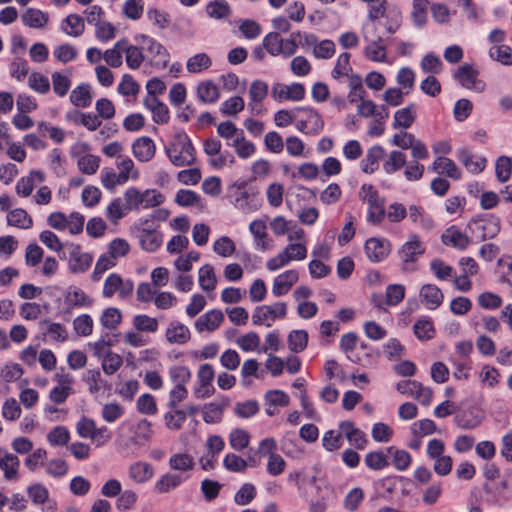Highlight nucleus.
Returning a JSON list of instances; mask_svg holds the SVG:
<instances>
[{
  "mask_svg": "<svg viewBox=\"0 0 512 512\" xmlns=\"http://www.w3.org/2000/svg\"><path fill=\"white\" fill-rule=\"evenodd\" d=\"M45 181V174L40 170H30L21 176L15 184V194L20 199L31 197L38 184Z\"/></svg>",
  "mask_w": 512,
  "mask_h": 512,
  "instance_id": "obj_17",
  "label": "nucleus"
},
{
  "mask_svg": "<svg viewBox=\"0 0 512 512\" xmlns=\"http://www.w3.org/2000/svg\"><path fill=\"white\" fill-rule=\"evenodd\" d=\"M369 17L372 20H378L380 24L387 27L391 33L395 31L397 26V14L395 12H388L384 2H372L369 9Z\"/></svg>",
  "mask_w": 512,
  "mask_h": 512,
  "instance_id": "obj_23",
  "label": "nucleus"
},
{
  "mask_svg": "<svg viewBox=\"0 0 512 512\" xmlns=\"http://www.w3.org/2000/svg\"><path fill=\"white\" fill-rule=\"evenodd\" d=\"M224 319H225L224 314L221 310L212 309V310L206 312L205 314H203L202 316H200L195 321V329L199 333L214 332L222 325V323L224 322Z\"/></svg>",
  "mask_w": 512,
  "mask_h": 512,
  "instance_id": "obj_25",
  "label": "nucleus"
},
{
  "mask_svg": "<svg viewBox=\"0 0 512 512\" xmlns=\"http://www.w3.org/2000/svg\"><path fill=\"white\" fill-rule=\"evenodd\" d=\"M134 285L130 280H124L119 274H110L103 286V296L111 298L113 295L118 293L120 298H126L132 294Z\"/></svg>",
  "mask_w": 512,
  "mask_h": 512,
  "instance_id": "obj_16",
  "label": "nucleus"
},
{
  "mask_svg": "<svg viewBox=\"0 0 512 512\" xmlns=\"http://www.w3.org/2000/svg\"><path fill=\"white\" fill-rule=\"evenodd\" d=\"M90 144L84 141L76 142L71 147V157L76 160L79 171L85 175H94L100 167L101 159L91 152Z\"/></svg>",
  "mask_w": 512,
  "mask_h": 512,
  "instance_id": "obj_6",
  "label": "nucleus"
},
{
  "mask_svg": "<svg viewBox=\"0 0 512 512\" xmlns=\"http://www.w3.org/2000/svg\"><path fill=\"white\" fill-rule=\"evenodd\" d=\"M495 173L497 179L504 183L512 176V157L500 156L495 163Z\"/></svg>",
  "mask_w": 512,
  "mask_h": 512,
  "instance_id": "obj_64",
  "label": "nucleus"
},
{
  "mask_svg": "<svg viewBox=\"0 0 512 512\" xmlns=\"http://www.w3.org/2000/svg\"><path fill=\"white\" fill-rule=\"evenodd\" d=\"M287 311L288 307L285 302L258 306L252 314V322L254 325L271 327L275 321L285 319Z\"/></svg>",
  "mask_w": 512,
  "mask_h": 512,
  "instance_id": "obj_8",
  "label": "nucleus"
},
{
  "mask_svg": "<svg viewBox=\"0 0 512 512\" xmlns=\"http://www.w3.org/2000/svg\"><path fill=\"white\" fill-rule=\"evenodd\" d=\"M454 79L464 88L481 93L485 90V82L479 78V71L474 65L465 63L459 66L454 74Z\"/></svg>",
  "mask_w": 512,
  "mask_h": 512,
  "instance_id": "obj_12",
  "label": "nucleus"
},
{
  "mask_svg": "<svg viewBox=\"0 0 512 512\" xmlns=\"http://www.w3.org/2000/svg\"><path fill=\"white\" fill-rule=\"evenodd\" d=\"M474 224L482 240L492 239L500 232V220L494 216L480 219L475 221Z\"/></svg>",
  "mask_w": 512,
  "mask_h": 512,
  "instance_id": "obj_41",
  "label": "nucleus"
},
{
  "mask_svg": "<svg viewBox=\"0 0 512 512\" xmlns=\"http://www.w3.org/2000/svg\"><path fill=\"white\" fill-rule=\"evenodd\" d=\"M165 152L170 162L177 166H190L196 160L195 148L183 131L176 132L165 147Z\"/></svg>",
  "mask_w": 512,
  "mask_h": 512,
  "instance_id": "obj_2",
  "label": "nucleus"
},
{
  "mask_svg": "<svg viewBox=\"0 0 512 512\" xmlns=\"http://www.w3.org/2000/svg\"><path fill=\"white\" fill-rule=\"evenodd\" d=\"M75 428L79 437L90 440L96 447L106 445L112 437L106 426H97L96 422L87 416L81 417Z\"/></svg>",
  "mask_w": 512,
  "mask_h": 512,
  "instance_id": "obj_5",
  "label": "nucleus"
},
{
  "mask_svg": "<svg viewBox=\"0 0 512 512\" xmlns=\"http://www.w3.org/2000/svg\"><path fill=\"white\" fill-rule=\"evenodd\" d=\"M0 470L6 481H17L20 478V460L18 456L4 447H0Z\"/></svg>",
  "mask_w": 512,
  "mask_h": 512,
  "instance_id": "obj_19",
  "label": "nucleus"
},
{
  "mask_svg": "<svg viewBox=\"0 0 512 512\" xmlns=\"http://www.w3.org/2000/svg\"><path fill=\"white\" fill-rule=\"evenodd\" d=\"M124 54L127 66L136 70L140 68L144 61V54L141 48L131 45L127 40L124 39Z\"/></svg>",
  "mask_w": 512,
  "mask_h": 512,
  "instance_id": "obj_54",
  "label": "nucleus"
},
{
  "mask_svg": "<svg viewBox=\"0 0 512 512\" xmlns=\"http://www.w3.org/2000/svg\"><path fill=\"white\" fill-rule=\"evenodd\" d=\"M432 169L439 174H446L452 179H459L461 177V171L454 163L453 160L438 156L432 165Z\"/></svg>",
  "mask_w": 512,
  "mask_h": 512,
  "instance_id": "obj_49",
  "label": "nucleus"
},
{
  "mask_svg": "<svg viewBox=\"0 0 512 512\" xmlns=\"http://www.w3.org/2000/svg\"><path fill=\"white\" fill-rule=\"evenodd\" d=\"M69 100L77 108H87L93 100V88L89 83H81L74 87L70 93Z\"/></svg>",
  "mask_w": 512,
  "mask_h": 512,
  "instance_id": "obj_34",
  "label": "nucleus"
},
{
  "mask_svg": "<svg viewBox=\"0 0 512 512\" xmlns=\"http://www.w3.org/2000/svg\"><path fill=\"white\" fill-rule=\"evenodd\" d=\"M93 302V298L77 286L68 287L64 294V305L69 313L74 309L88 308Z\"/></svg>",
  "mask_w": 512,
  "mask_h": 512,
  "instance_id": "obj_21",
  "label": "nucleus"
},
{
  "mask_svg": "<svg viewBox=\"0 0 512 512\" xmlns=\"http://www.w3.org/2000/svg\"><path fill=\"white\" fill-rule=\"evenodd\" d=\"M62 29L69 36H80L85 29L84 21L80 16L76 14H70L63 21Z\"/></svg>",
  "mask_w": 512,
  "mask_h": 512,
  "instance_id": "obj_63",
  "label": "nucleus"
},
{
  "mask_svg": "<svg viewBox=\"0 0 512 512\" xmlns=\"http://www.w3.org/2000/svg\"><path fill=\"white\" fill-rule=\"evenodd\" d=\"M419 299L427 309L435 310L443 303L444 294L437 285L428 283L421 286Z\"/></svg>",
  "mask_w": 512,
  "mask_h": 512,
  "instance_id": "obj_26",
  "label": "nucleus"
},
{
  "mask_svg": "<svg viewBox=\"0 0 512 512\" xmlns=\"http://www.w3.org/2000/svg\"><path fill=\"white\" fill-rule=\"evenodd\" d=\"M340 348L352 362H365L367 360L366 357H359L355 353L356 350L366 349V343L361 341L355 333L344 334L340 340Z\"/></svg>",
  "mask_w": 512,
  "mask_h": 512,
  "instance_id": "obj_24",
  "label": "nucleus"
},
{
  "mask_svg": "<svg viewBox=\"0 0 512 512\" xmlns=\"http://www.w3.org/2000/svg\"><path fill=\"white\" fill-rule=\"evenodd\" d=\"M296 128L305 135H317L324 127V121L320 113L310 107L296 108Z\"/></svg>",
  "mask_w": 512,
  "mask_h": 512,
  "instance_id": "obj_9",
  "label": "nucleus"
},
{
  "mask_svg": "<svg viewBox=\"0 0 512 512\" xmlns=\"http://www.w3.org/2000/svg\"><path fill=\"white\" fill-rule=\"evenodd\" d=\"M138 233L139 244L143 250L154 252L162 245L163 235L158 229L152 227L150 220L146 219L141 223Z\"/></svg>",
  "mask_w": 512,
  "mask_h": 512,
  "instance_id": "obj_15",
  "label": "nucleus"
},
{
  "mask_svg": "<svg viewBox=\"0 0 512 512\" xmlns=\"http://www.w3.org/2000/svg\"><path fill=\"white\" fill-rule=\"evenodd\" d=\"M339 429L343 432L347 440L357 449H364L367 444V438L363 431L355 427L351 421H342L339 423Z\"/></svg>",
  "mask_w": 512,
  "mask_h": 512,
  "instance_id": "obj_37",
  "label": "nucleus"
},
{
  "mask_svg": "<svg viewBox=\"0 0 512 512\" xmlns=\"http://www.w3.org/2000/svg\"><path fill=\"white\" fill-rule=\"evenodd\" d=\"M154 476V468L148 462L138 461L129 468V477L136 483L142 484Z\"/></svg>",
  "mask_w": 512,
  "mask_h": 512,
  "instance_id": "obj_45",
  "label": "nucleus"
},
{
  "mask_svg": "<svg viewBox=\"0 0 512 512\" xmlns=\"http://www.w3.org/2000/svg\"><path fill=\"white\" fill-rule=\"evenodd\" d=\"M165 200V195L156 189L141 191L136 187H129L123 194V201L127 211L155 208L162 205Z\"/></svg>",
  "mask_w": 512,
  "mask_h": 512,
  "instance_id": "obj_3",
  "label": "nucleus"
},
{
  "mask_svg": "<svg viewBox=\"0 0 512 512\" xmlns=\"http://www.w3.org/2000/svg\"><path fill=\"white\" fill-rule=\"evenodd\" d=\"M365 254L374 263L383 261L391 252V243L387 239L372 237L366 240Z\"/></svg>",
  "mask_w": 512,
  "mask_h": 512,
  "instance_id": "obj_20",
  "label": "nucleus"
},
{
  "mask_svg": "<svg viewBox=\"0 0 512 512\" xmlns=\"http://www.w3.org/2000/svg\"><path fill=\"white\" fill-rule=\"evenodd\" d=\"M124 39L119 40L111 49L103 52V59L112 68H118L123 63Z\"/></svg>",
  "mask_w": 512,
  "mask_h": 512,
  "instance_id": "obj_58",
  "label": "nucleus"
},
{
  "mask_svg": "<svg viewBox=\"0 0 512 512\" xmlns=\"http://www.w3.org/2000/svg\"><path fill=\"white\" fill-rule=\"evenodd\" d=\"M270 228L274 235L283 236L290 235L292 231L301 229L291 220L286 219L284 216H276L270 221Z\"/></svg>",
  "mask_w": 512,
  "mask_h": 512,
  "instance_id": "obj_57",
  "label": "nucleus"
},
{
  "mask_svg": "<svg viewBox=\"0 0 512 512\" xmlns=\"http://www.w3.org/2000/svg\"><path fill=\"white\" fill-rule=\"evenodd\" d=\"M198 282L204 292H212L217 287V276L210 264L203 265L198 271Z\"/></svg>",
  "mask_w": 512,
  "mask_h": 512,
  "instance_id": "obj_48",
  "label": "nucleus"
},
{
  "mask_svg": "<svg viewBox=\"0 0 512 512\" xmlns=\"http://www.w3.org/2000/svg\"><path fill=\"white\" fill-rule=\"evenodd\" d=\"M7 224L19 229H30L33 226V218L23 208H14L7 213Z\"/></svg>",
  "mask_w": 512,
  "mask_h": 512,
  "instance_id": "obj_43",
  "label": "nucleus"
},
{
  "mask_svg": "<svg viewBox=\"0 0 512 512\" xmlns=\"http://www.w3.org/2000/svg\"><path fill=\"white\" fill-rule=\"evenodd\" d=\"M116 167L118 174L124 183L130 179L137 180L140 176L138 168L135 166L133 160L128 156L120 157V159L116 162Z\"/></svg>",
  "mask_w": 512,
  "mask_h": 512,
  "instance_id": "obj_51",
  "label": "nucleus"
},
{
  "mask_svg": "<svg viewBox=\"0 0 512 512\" xmlns=\"http://www.w3.org/2000/svg\"><path fill=\"white\" fill-rule=\"evenodd\" d=\"M132 153L138 161L149 162L156 154V145L150 137H139L132 144Z\"/></svg>",
  "mask_w": 512,
  "mask_h": 512,
  "instance_id": "obj_29",
  "label": "nucleus"
},
{
  "mask_svg": "<svg viewBox=\"0 0 512 512\" xmlns=\"http://www.w3.org/2000/svg\"><path fill=\"white\" fill-rule=\"evenodd\" d=\"M153 433L152 423L142 419L132 427V441L137 445H144L152 439Z\"/></svg>",
  "mask_w": 512,
  "mask_h": 512,
  "instance_id": "obj_46",
  "label": "nucleus"
},
{
  "mask_svg": "<svg viewBox=\"0 0 512 512\" xmlns=\"http://www.w3.org/2000/svg\"><path fill=\"white\" fill-rule=\"evenodd\" d=\"M250 433L243 428L233 429L228 435L229 445L236 451L246 449L250 444Z\"/></svg>",
  "mask_w": 512,
  "mask_h": 512,
  "instance_id": "obj_55",
  "label": "nucleus"
},
{
  "mask_svg": "<svg viewBox=\"0 0 512 512\" xmlns=\"http://www.w3.org/2000/svg\"><path fill=\"white\" fill-rule=\"evenodd\" d=\"M385 156V150L379 145L368 149L365 157L361 161V170L366 174H373L379 168L380 161Z\"/></svg>",
  "mask_w": 512,
  "mask_h": 512,
  "instance_id": "obj_38",
  "label": "nucleus"
},
{
  "mask_svg": "<svg viewBox=\"0 0 512 512\" xmlns=\"http://www.w3.org/2000/svg\"><path fill=\"white\" fill-rule=\"evenodd\" d=\"M122 312L116 307H108L103 310L100 316V323L103 328L114 330L122 323Z\"/></svg>",
  "mask_w": 512,
  "mask_h": 512,
  "instance_id": "obj_56",
  "label": "nucleus"
},
{
  "mask_svg": "<svg viewBox=\"0 0 512 512\" xmlns=\"http://www.w3.org/2000/svg\"><path fill=\"white\" fill-rule=\"evenodd\" d=\"M271 96L275 101H302L306 96L305 86L298 82L291 84L276 83L271 89Z\"/></svg>",
  "mask_w": 512,
  "mask_h": 512,
  "instance_id": "obj_14",
  "label": "nucleus"
},
{
  "mask_svg": "<svg viewBox=\"0 0 512 512\" xmlns=\"http://www.w3.org/2000/svg\"><path fill=\"white\" fill-rule=\"evenodd\" d=\"M288 244L276 256L266 262L269 271H277L292 261H303L308 254L307 235L304 229H296L287 237Z\"/></svg>",
  "mask_w": 512,
  "mask_h": 512,
  "instance_id": "obj_1",
  "label": "nucleus"
},
{
  "mask_svg": "<svg viewBox=\"0 0 512 512\" xmlns=\"http://www.w3.org/2000/svg\"><path fill=\"white\" fill-rule=\"evenodd\" d=\"M197 96L204 103H214L220 98V90L212 80H205L198 84Z\"/></svg>",
  "mask_w": 512,
  "mask_h": 512,
  "instance_id": "obj_50",
  "label": "nucleus"
},
{
  "mask_svg": "<svg viewBox=\"0 0 512 512\" xmlns=\"http://www.w3.org/2000/svg\"><path fill=\"white\" fill-rule=\"evenodd\" d=\"M249 230L255 239L258 249L266 251L273 248V239L267 232L266 221L262 219L252 221L249 225Z\"/></svg>",
  "mask_w": 512,
  "mask_h": 512,
  "instance_id": "obj_27",
  "label": "nucleus"
},
{
  "mask_svg": "<svg viewBox=\"0 0 512 512\" xmlns=\"http://www.w3.org/2000/svg\"><path fill=\"white\" fill-rule=\"evenodd\" d=\"M212 58L207 53H197L186 62L188 72L196 74L208 70L212 66Z\"/></svg>",
  "mask_w": 512,
  "mask_h": 512,
  "instance_id": "obj_53",
  "label": "nucleus"
},
{
  "mask_svg": "<svg viewBox=\"0 0 512 512\" xmlns=\"http://www.w3.org/2000/svg\"><path fill=\"white\" fill-rule=\"evenodd\" d=\"M133 328L140 332L155 333L159 329L158 320L146 314L135 315L132 319Z\"/></svg>",
  "mask_w": 512,
  "mask_h": 512,
  "instance_id": "obj_59",
  "label": "nucleus"
},
{
  "mask_svg": "<svg viewBox=\"0 0 512 512\" xmlns=\"http://www.w3.org/2000/svg\"><path fill=\"white\" fill-rule=\"evenodd\" d=\"M55 385L50 390L48 398L55 405L64 404L75 393V379L72 374L61 369L53 375Z\"/></svg>",
  "mask_w": 512,
  "mask_h": 512,
  "instance_id": "obj_7",
  "label": "nucleus"
},
{
  "mask_svg": "<svg viewBox=\"0 0 512 512\" xmlns=\"http://www.w3.org/2000/svg\"><path fill=\"white\" fill-rule=\"evenodd\" d=\"M215 377V370L209 363L201 364L196 372V382L193 386V396L198 400H203L211 397L215 393L213 380Z\"/></svg>",
  "mask_w": 512,
  "mask_h": 512,
  "instance_id": "obj_10",
  "label": "nucleus"
},
{
  "mask_svg": "<svg viewBox=\"0 0 512 512\" xmlns=\"http://www.w3.org/2000/svg\"><path fill=\"white\" fill-rule=\"evenodd\" d=\"M144 106L152 112V118L156 124L163 125L169 122V109L167 105L160 101L157 97H145Z\"/></svg>",
  "mask_w": 512,
  "mask_h": 512,
  "instance_id": "obj_32",
  "label": "nucleus"
},
{
  "mask_svg": "<svg viewBox=\"0 0 512 512\" xmlns=\"http://www.w3.org/2000/svg\"><path fill=\"white\" fill-rule=\"evenodd\" d=\"M137 40L144 46L152 66L157 69H164L167 67L170 61V55L161 43L144 34L138 36Z\"/></svg>",
  "mask_w": 512,
  "mask_h": 512,
  "instance_id": "obj_11",
  "label": "nucleus"
},
{
  "mask_svg": "<svg viewBox=\"0 0 512 512\" xmlns=\"http://www.w3.org/2000/svg\"><path fill=\"white\" fill-rule=\"evenodd\" d=\"M406 164V155L399 151L393 150L383 163V169L387 174H394L402 169Z\"/></svg>",
  "mask_w": 512,
  "mask_h": 512,
  "instance_id": "obj_60",
  "label": "nucleus"
},
{
  "mask_svg": "<svg viewBox=\"0 0 512 512\" xmlns=\"http://www.w3.org/2000/svg\"><path fill=\"white\" fill-rule=\"evenodd\" d=\"M441 241L445 246L462 251L470 246L472 240L459 227L450 226L442 233Z\"/></svg>",
  "mask_w": 512,
  "mask_h": 512,
  "instance_id": "obj_22",
  "label": "nucleus"
},
{
  "mask_svg": "<svg viewBox=\"0 0 512 512\" xmlns=\"http://www.w3.org/2000/svg\"><path fill=\"white\" fill-rule=\"evenodd\" d=\"M186 477L178 473H166L160 477L155 484V489L159 493H168L179 487Z\"/></svg>",
  "mask_w": 512,
  "mask_h": 512,
  "instance_id": "obj_52",
  "label": "nucleus"
},
{
  "mask_svg": "<svg viewBox=\"0 0 512 512\" xmlns=\"http://www.w3.org/2000/svg\"><path fill=\"white\" fill-rule=\"evenodd\" d=\"M222 144L216 138H208L203 143V150L210 157L209 164L215 169H222L226 166H232L235 158L232 154L222 153Z\"/></svg>",
  "mask_w": 512,
  "mask_h": 512,
  "instance_id": "obj_13",
  "label": "nucleus"
},
{
  "mask_svg": "<svg viewBox=\"0 0 512 512\" xmlns=\"http://www.w3.org/2000/svg\"><path fill=\"white\" fill-rule=\"evenodd\" d=\"M200 260V253L191 250L186 254L179 255L174 260V267L180 273H188L192 270L194 263Z\"/></svg>",
  "mask_w": 512,
  "mask_h": 512,
  "instance_id": "obj_61",
  "label": "nucleus"
},
{
  "mask_svg": "<svg viewBox=\"0 0 512 512\" xmlns=\"http://www.w3.org/2000/svg\"><path fill=\"white\" fill-rule=\"evenodd\" d=\"M390 464L398 471H406L412 464V456L405 449L396 446H390L386 449Z\"/></svg>",
  "mask_w": 512,
  "mask_h": 512,
  "instance_id": "obj_39",
  "label": "nucleus"
},
{
  "mask_svg": "<svg viewBox=\"0 0 512 512\" xmlns=\"http://www.w3.org/2000/svg\"><path fill=\"white\" fill-rule=\"evenodd\" d=\"M264 402L266 413L269 416H274L278 413V407H287L290 404V397L282 390H269L264 395Z\"/></svg>",
  "mask_w": 512,
  "mask_h": 512,
  "instance_id": "obj_33",
  "label": "nucleus"
},
{
  "mask_svg": "<svg viewBox=\"0 0 512 512\" xmlns=\"http://www.w3.org/2000/svg\"><path fill=\"white\" fill-rule=\"evenodd\" d=\"M83 381L91 394H97L108 388V383L98 368L88 369L83 375Z\"/></svg>",
  "mask_w": 512,
  "mask_h": 512,
  "instance_id": "obj_44",
  "label": "nucleus"
},
{
  "mask_svg": "<svg viewBox=\"0 0 512 512\" xmlns=\"http://www.w3.org/2000/svg\"><path fill=\"white\" fill-rule=\"evenodd\" d=\"M417 106L414 103L408 104L406 107L398 109L393 117V128L407 130L410 128L417 118Z\"/></svg>",
  "mask_w": 512,
  "mask_h": 512,
  "instance_id": "obj_31",
  "label": "nucleus"
},
{
  "mask_svg": "<svg viewBox=\"0 0 512 512\" xmlns=\"http://www.w3.org/2000/svg\"><path fill=\"white\" fill-rule=\"evenodd\" d=\"M21 18L24 24L29 27L42 28L47 24L49 16L41 10L28 9Z\"/></svg>",
  "mask_w": 512,
  "mask_h": 512,
  "instance_id": "obj_62",
  "label": "nucleus"
},
{
  "mask_svg": "<svg viewBox=\"0 0 512 512\" xmlns=\"http://www.w3.org/2000/svg\"><path fill=\"white\" fill-rule=\"evenodd\" d=\"M426 252L425 243L418 234H410L398 250L401 268L405 272L417 269V262Z\"/></svg>",
  "mask_w": 512,
  "mask_h": 512,
  "instance_id": "obj_4",
  "label": "nucleus"
},
{
  "mask_svg": "<svg viewBox=\"0 0 512 512\" xmlns=\"http://www.w3.org/2000/svg\"><path fill=\"white\" fill-rule=\"evenodd\" d=\"M297 270H287L275 277L272 285V293L276 297L286 295L298 282Z\"/></svg>",
  "mask_w": 512,
  "mask_h": 512,
  "instance_id": "obj_28",
  "label": "nucleus"
},
{
  "mask_svg": "<svg viewBox=\"0 0 512 512\" xmlns=\"http://www.w3.org/2000/svg\"><path fill=\"white\" fill-rule=\"evenodd\" d=\"M460 162L472 173H480L486 167V159L482 156L474 154L469 149H461L458 152Z\"/></svg>",
  "mask_w": 512,
  "mask_h": 512,
  "instance_id": "obj_40",
  "label": "nucleus"
},
{
  "mask_svg": "<svg viewBox=\"0 0 512 512\" xmlns=\"http://www.w3.org/2000/svg\"><path fill=\"white\" fill-rule=\"evenodd\" d=\"M68 250V265L73 273H83L90 268L93 262V255L91 253L85 252L79 244H71Z\"/></svg>",
  "mask_w": 512,
  "mask_h": 512,
  "instance_id": "obj_18",
  "label": "nucleus"
},
{
  "mask_svg": "<svg viewBox=\"0 0 512 512\" xmlns=\"http://www.w3.org/2000/svg\"><path fill=\"white\" fill-rule=\"evenodd\" d=\"M229 406V400L222 398L205 404L203 407V420L206 423H217L222 419L223 411Z\"/></svg>",
  "mask_w": 512,
  "mask_h": 512,
  "instance_id": "obj_42",
  "label": "nucleus"
},
{
  "mask_svg": "<svg viewBox=\"0 0 512 512\" xmlns=\"http://www.w3.org/2000/svg\"><path fill=\"white\" fill-rule=\"evenodd\" d=\"M72 68L63 71H55L51 74L52 88L58 97H65L72 85Z\"/></svg>",
  "mask_w": 512,
  "mask_h": 512,
  "instance_id": "obj_35",
  "label": "nucleus"
},
{
  "mask_svg": "<svg viewBox=\"0 0 512 512\" xmlns=\"http://www.w3.org/2000/svg\"><path fill=\"white\" fill-rule=\"evenodd\" d=\"M169 467L171 470L186 477L195 467L194 457L188 452H177L170 456Z\"/></svg>",
  "mask_w": 512,
  "mask_h": 512,
  "instance_id": "obj_30",
  "label": "nucleus"
},
{
  "mask_svg": "<svg viewBox=\"0 0 512 512\" xmlns=\"http://www.w3.org/2000/svg\"><path fill=\"white\" fill-rule=\"evenodd\" d=\"M165 338L170 344H186L191 339L189 328L178 321H172L166 331Z\"/></svg>",
  "mask_w": 512,
  "mask_h": 512,
  "instance_id": "obj_36",
  "label": "nucleus"
},
{
  "mask_svg": "<svg viewBox=\"0 0 512 512\" xmlns=\"http://www.w3.org/2000/svg\"><path fill=\"white\" fill-rule=\"evenodd\" d=\"M232 147L236 155L243 160L251 158L256 153V145L248 140L241 131L233 140Z\"/></svg>",
  "mask_w": 512,
  "mask_h": 512,
  "instance_id": "obj_47",
  "label": "nucleus"
}]
</instances>
